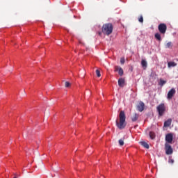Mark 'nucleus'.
<instances>
[{"mask_svg": "<svg viewBox=\"0 0 178 178\" xmlns=\"http://www.w3.org/2000/svg\"><path fill=\"white\" fill-rule=\"evenodd\" d=\"M120 122L119 120H116V126L120 129V130H123L126 127V114L124 111H121L119 114Z\"/></svg>", "mask_w": 178, "mask_h": 178, "instance_id": "f257e3e1", "label": "nucleus"}, {"mask_svg": "<svg viewBox=\"0 0 178 178\" xmlns=\"http://www.w3.org/2000/svg\"><path fill=\"white\" fill-rule=\"evenodd\" d=\"M102 31L106 35H111V33L113 31V25L112 24H105L102 28Z\"/></svg>", "mask_w": 178, "mask_h": 178, "instance_id": "f03ea898", "label": "nucleus"}, {"mask_svg": "<svg viewBox=\"0 0 178 178\" xmlns=\"http://www.w3.org/2000/svg\"><path fill=\"white\" fill-rule=\"evenodd\" d=\"M156 111L159 113V116H163L165 112H166V106H165L163 103H161L157 106Z\"/></svg>", "mask_w": 178, "mask_h": 178, "instance_id": "7ed1b4c3", "label": "nucleus"}, {"mask_svg": "<svg viewBox=\"0 0 178 178\" xmlns=\"http://www.w3.org/2000/svg\"><path fill=\"white\" fill-rule=\"evenodd\" d=\"M165 151L166 155H172V154H173V148H172V146L168 143H165Z\"/></svg>", "mask_w": 178, "mask_h": 178, "instance_id": "20e7f679", "label": "nucleus"}, {"mask_svg": "<svg viewBox=\"0 0 178 178\" xmlns=\"http://www.w3.org/2000/svg\"><path fill=\"white\" fill-rule=\"evenodd\" d=\"M158 29L161 34H165L166 33V30H168V26H166V24H160Z\"/></svg>", "mask_w": 178, "mask_h": 178, "instance_id": "39448f33", "label": "nucleus"}, {"mask_svg": "<svg viewBox=\"0 0 178 178\" xmlns=\"http://www.w3.org/2000/svg\"><path fill=\"white\" fill-rule=\"evenodd\" d=\"M175 94H176V89L172 88L168 92V95H167L168 99H172V98H173V97L175 96Z\"/></svg>", "mask_w": 178, "mask_h": 178, "instance_id": "423d86ee", "label": "nucleus"}, {"mask_svg": "<svg viewBox=\"0 0 178 178\" xmlns=\"http://www.w3.org/2000/svg\"><path fill=\"white\" fill-rule=\"evenodd\" d=\"M165 141L166 143H168V144H172V143H173V134H168L165 136Z\"/></svg>", "mask_w": 178, "mask_h": 178, "instance_id": "0eeeda50", "label": "nucleus"}, {"mask_svg": "<svg viewBox=\"0 0 178 178\" xmlns=\"http://www.w3.org/2000/svg\"><path fill=\"white\" fill-rule=\"evenodd\" d=\"M137 109L139 112H143L145 109V104L143 102H140L137 106Z\"/></svg>", "mask_w": 178, "mask_h": 178, "instance_id": "6e6552de", "label": "nucleus"}, {"mask_svg": "<svg viewBox=\"0 0 178 178\" xmlns=\"http://www.w3.org/2000/svg\"><path fill=\"white\" fill-rule=\"evenodd\" d=\"M115 72H118V74L122 76L124 73L123 69L119 66H115Z\"/></svg>", "mask_w": 178, "mask_h": 178, "instance_id": "1a4fd4ad", "label": "nucleus"}, {"mask_svg": "<svg viewBox=\"0 0 178 178\" xmlns=\"http://www.w3.org/2000/svg\"><path fill=\"white\" fill-rule=\"evenodd\" d=\"M139 115L137 113H134L133 116L131 117L132 122H137L138 120Z\"/></svg>", "mask_w": 178, "mask_h": 178, "instance_id": "9d476101", "label": "nucleus"}, {"mask_svg": "<svg viewBox=\"0 0 178 178\" xmlns=\"http://www.w3.org/2000/svg\"><path fill=\"white\" fill-rule=\"evenodd\" d=\"M118 86L120 87H123L124 86V79L120 78L118 80Z\"/></svg>", "mask_w": 178, "mask_h": 178, "instance_id": "9b49d317", "label": "nucleus"}, {"mask_svg": "<svg viewBox=\"0 0 178 178\" xmlns=\"http://www.w3.org/2000/svg\"><path fill=\"white\" fill-rule=\"evenodd\" d=\"M172 124V119H168L164 122V127H169Z\"/></svg>", "mask_w": 178, "mask_h": 178, "instance_id": "f8f14e48", "label": "nucleus"}, {"mask_svg": "<svg viewBox=\"0 0 178 178\" xmlns=\"http://www.w3.org/2000/svg\"><path fill=\"white\" fill-rule=\"evenodd\" d=\"M154 38H156V40H157V41H162V38L161 37V34H159L158 33H155Z\"/></svg>", "mask_w": 178, "mask_h": 178, "instance_id": "ddd939ff", "label": "nucleus"}, {"mask_svg": "<svg viewBox=\"0 0 178 178\" xmlns=\"http://www.w3.org/2000/svg\"><path fill=\"white\" fill-rule=\"evenodd\" d=\"M168 67H175V66H177V63L175 62H168Z\"/></svg>", "mask_w": 178, "mask_h": 178, "instance_id": "4468645a", "label": "nucleus"}, {"mask_svg": "<svg viewBox=\"0 0 178 178\" xmlns=\"http://www.w3.org/2000/svg\"><path fill=\"white\" fill-rule=\"evenodd\" d=\"M140 144L141 145H143V147L147 148V149H149V145H148V143H147L146 142H140Z\"/></svg>", "mask_w": 178, "mask_h": 178, "instance_id": "2eb2a0df", "label": "nucleus"}, {"mask_svg": "<svg viewBox=\"0 0 178 178\" xmlns=\"http://www.w3.org/2000/svg\"><path fill=\"white\" fill-rule=\"evenodd\" d=\"M141 65H142V67H145V69H146V67H147V60H142V61H141Z\"/></svg>", "mask_w": 178, "mask_h": 178, "instance_id": "dca6fc26", "label": "nucleus"}, {"mask_svg": "<svg viewBox=\"0 0 178 178\" xmlns=\"http://www.w3.org/2000/svg\"><path fill=\"white\" fill-rule=\"evenodd\" d=\"M165 83H166V81L160 79L159 84V86H161V87H163V86H165Z\"/></svg>", "mask_w": 178, "mask_h": 178, "instance_id": "f3484780", "label": "nucleus"}, {"mask_svg": "<svg viewBox=\"0 0 178 178\" xmlns=\"http://www.w3.org/2000/svg\"><path fill=\"white\" fill-rule=\"evenodd\" d=\"M149 137L152 140H154L155 138V133L150 131L149 132Z\"/></svg>", "mask_w": 178, "mask_h": 178, "instance_id": "a211bd4d", "label": "nucleus"}, {"mask_svg": "<svg viewBox=\"0 0 178 178\" xmlns=\"http://www.w3.org/2000/svg\"><path fill=\"white\" fill-rule=\"evenodd\" d=\"M138 22L140 23H144V17H143V15H140L138 18Z\"/></svg>", "mask_w": 178, "mask_h": 178, "instance_id": "6ab92c4d", "label": "nucleus"}, {"mask_svg": "<svg viewBox=\"0 0 178 178\" xmlns=\"http://www.w3.org/2000/svg\"><path fill=\"white\" fill-rule=\"evenodd\" d=\"M119 145L122 147L123 145H124V141L123 140V139H120L118 140Z\"/></svg>", "mask_w": 178, "mask_h": 178, "instance_id": "aec40b11", "label": "nucleus"}, {"mask_svg": "<svg viewBox=\"0 0 178 178\" xmlns=\"http://www.w3.org/2000/svg\"><path fill=\"white\" fill-rule=\"evenodd\" d=\"M70 86H72V84L70 83L69 81H65V87H66L67 88H69V87H70Z\"/></svg>", "mask_w": 178, "mask_h": 178, "instance_id": "412c9836", "label": "nucleus"}, {"mask_svg": "<svg viewBox=\"0 0 178 178\" xmlns=\"http://www.w3.org/2000/svg\"><path fill=\"white\" fill-rule=\"evenodd\" d=\"M172 42H168L166 44H165V48H170V47H172Z\"/></svg>", "mask_w": 178, "mask_h": 178, "instance_id": "4be33fe9", "label": "nucleus"}, {"mask_svg": "<svg viewBox=\"0 0 178 178\" xmlns=\"http://www.w3.org/2000/svg\"><path fill=\"white\" fill-rule=\"evenodd\" d=\"M96 74L97 77H101V72H99V70H96Z\"/></svg>", "mask_w": 178, "mask_h": 178, "instance_id": "5701e85b", "label": "nucleus"}, {"mask_svg": "<svg viewBox=\"0 0 178 178\" xmlns=\"http://www.w3.org/2000/svg\"><path fill=\"white\" fill-rule=\"evenodd\" d=\"M124 62H125L124 58H120L121 65H124Z\"/></svg>", "mask_w": 178, "mask_h": 178, "instance_id": "b1692460", "label": "nucleus"}, {"mask_svg": "<svg viewBox=\"0 0 178 178\" xmlns=\"http://www.w3.org/2000/svg\"><path fill=\"white\" fill-rule=\"evenodd\" d=\"M169 163H175V160L172 159H170L169 161H168Z\"/></svg>", "mask_w": 178, "mask_h": 178, "instance_id": "393cba45", "label": "nucleus"}, {"mask_svg": "<svg viewBox=\"0 0 178 178\" xmlns=\"http://www.w3.org/2000/svg\"><path fill=\"white\" fill-rule=\"evenodd\" d=\"M99 35H101L102 34V32H98Z\"/></svg>", "mask_w": 178, "mask_h": 178, "instance_id": "a878e982", "label": "nucleus"}, {"mask_svg": "<svg viewBox=\"0 0 178 178\" xmlns=\"http://www.w3.org/2000/svg\"><path fill=\"white\" fill-rule=\"evenodd\" d=\"M13 178H17V177H14Z\"/></svg>", "mask_w": 178, "mask_h": 178, "instance_id": "bb28decb", "label": "nucleus"}]
</instances>
